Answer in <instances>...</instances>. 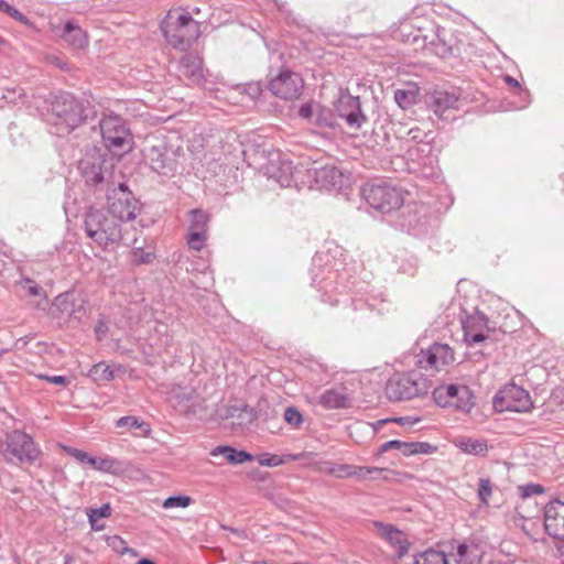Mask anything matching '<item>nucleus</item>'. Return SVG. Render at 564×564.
Listing matches in <instances>:
<instances>
[{
	"label": "nucleus",
	"instance_id": "c85d7f7f",
	"mask_svg": "<svg viewBox=\"0 0 564 564\" xmlns=\"http://www.w3.org/2000/svg\"><path fill=\"white\" fill-rule=\"evenodd\" d=\"M457 564H480L481 552L477 543L464 542L457 546Z\"/></svg>",
	"mask_w": 564,
	"mask_h": 564
},
{
	"label": "nucleus",
	"instance_id": "ea45409f",
	"mask_svg": "<svg viewBox=\"0 0 564 564\" xmlns=\"http://www.w3.org/2000/svg\"><path fill=\"white\" fill-rule=\"evenodd\" d=\"M187 245L191 249L199 251L204 248L207 240L206 232L188 231L187 232Z\"/></svg>",
	"mask_w": 564,
	"mask_h": 564
},
{
	"label": "nucleus",
	"instance_id": "4d7b16f0",
	"mask_svg": "<svg viewBox=\"0 0 564 564\" xmlns=\"http://www.w3.org/2000/svg\"><path fill=\"white\" fill-rule=\"evenodd\" d=\"M108 333L107 323L102 319H99L95 326V334L98 340H101L106 337Z\"/></svg>",
	"mask_w": 564,
	"mask_h": 564
},
{
	"label": "nucleus",
	"instance_id": "f3484780",
	"mask_svg": "<svg viewBox=\"0 0 564 564\" xmlns=\"http://www.w3.org/2000/svg\"><path fill=\"white\" fill-rule=\"evenodd\" d=\"M544 528L550 536L564 540V502L554 500L545 506Z\"/></svg>",
	"mask_w": 564,
	"mask_h": 564
},
{
	"label": "nucleus",
	"instance_id": "6e6552de",
	"mask_svg": "<svg viewBox=\"0 0 564 564\" xmlns=\"http://www.w3.org/2000/svg\"><path fill=\"white\" fill-rule=\"evenodd\" d=\"M52 306L54 308V317L73 324L82 323L88 313L84 297L74 292H65L57 295Z\"/></svg>",
	"mask_w": 564,
	"mask_h": 564
},
{
	"label": "nucleus",
	"instance_id": "0eeeda50",
	"mask_svg": "<svg viewBox=\"0 0 564 564\" xmlns=\"http://www.w3.org/2000/svg\"><path fill=\"white\" fill-rule=\"evenodd\" d=\"M492 404L496 411L529 412L533 402L529 392L516 383L506 384L494 397Z\"/></svg>",
	"mask_w": 564,
	"mask_h": 564
},
{
	"label": "nucleus",
	"instance_id": "49530a36",
	"mask_svg": "<svg viewBox=\"0 0 564 564\" xmlns=\"http://www.w3.org/2000/svg\"><path fill=\"white\" fill-rule=\"evenodd\" d=\"M395 102L403 109L408 108L414 101V96L412 93L398 89L394 93Z\"/></svg>",
	"mask_w": 564,
	"mask_h": 564
},
{
	"label": "nucleus",
	"instance_id": "39448f33",
	"mask_svg": "<svg viewBox=\"0 0 564 564\" xmlns=\"http://www.w3.org/2000/svg\"><path fill=\"white\" fill-rule=\"evenodd\" d=\"M366 202L376 210L391 213L403 205V193L383 181L366 184L361 189Z\"/></svg>",
	"mask_w": 564,
	"mask_h": 564
},
{
	"label": "nucleus",
	"instance_id": "b1692460",
	"mask_svg": "<svg viewBox=\"0 0 564 564\" xmlns=\"http://www.w3.org/2000/svg\"><path fill=\"white\" fill-rule=\"evenodd\" d=\"M378 531L387 542L394 549L398 557H402L409 550V542L405 534L391 524L377 523Z\"/></svg>",
	"mask_w": 564,
	"mask_h": 564
},
{
	"label": "nucleus",
	"instance_id": "aec40b11",
	"mask_svg": "<svg viewBox=\"0 0 564 564\" xmlns=\"http://www.w3.org/2000/svg\"><path fill=\"white\" fill-rule=\"evenodd\" d=\"M279 165H275V160L272 159L270 164L267 166V174L270 178L276 181L281 187H290L294 182V169L292 162L281 160L280 153H274Z\"/></svg>",
	"mask_w": 564,
	"mask_h": 564
},
{
	"label": "nucleus",
	"instance_id": "ddd939ff",
	"mask_svg": "<svg viewBox=\"0 0 564 564\" xmlns=\"http://www.w3.org/2000/svg\"><path fill=\"white\" fill-rule=\"evenodd\" d=\"M315 469L321 473H327L329 475H333L337 478H349V477H356L358 479H366L367 477H372L375 474L381 475L383 479H388L387 474L391 473L389 469L386 468H379V467H361L356 465H348V464H333V463H318L315 464Z\"/></svg>",
	"mask_w": 564,
	"mask_h": 564
},
{
	"label": "nucleus",
	"instance_id": "79ce46f5",
	"mask_svg": "<svg viewBox=\"0 0 564 564\" xmlns=\"http://www.w3.org/2000/svg\"><path fill=\"white\" fill-rule=\"evenodd\" d=\"M284 420L294 427H299L303 423V416L295 406H288L285 409Z\"/></svg>",
	"mask_w": 564,
	"mask_h": 564
},
{
	"label": "nucleus",
	"instance_id": "9b49d317",
	"mask_svg": "<svg viewBox=\"0 0 564 564\" xmlns=\"http://www.w3.org/2000/svg\"><path fill=\"white\" fill-rule=\"evenodd\" d=\"M455 361L454 351L447 344L434 343L416 355V365L426 371H441Z\"/></svg>",
	"mask_w": 564,
	"mask_h": 564
},
{
	"label": "nucleus",
	"instance_id": "6e6d98bb",
	"mask_svg": "<svg viewBox=\"0 0 564 564\" xmlns=\"http://www.w3.org/2000/svg\"><path fill=\"white\" fill-rule=\"evenodd\" d=\"M39 378L57 386H67L70 382V380L65 376L39 375Z\"/></svg>",
	"mask_w": 564,
	"mask_h": 564
},
{
	"label": "nucleus",
	"instance_id": "7c9ffc66",
	"mask_svg": "<svg viewBox=\"0 0 564 564\" xmlns=\"http://www.w3.org/2000/svg\"><path fill=\"white\" fill-rule=\"evenodd\" d=\"M208 215L202 209H193L189 212L188 231L206 232L208 230Z\"/></svg>",
	"mask_w": 564,
	"mask_h": 564
},
{
	"label": "nucleus",
	"instance_id": "72a5a7b5",
	"mask_svg": "<svg viewBox=\"0 0 564 564\" xmlns=\"http://www.w3.org/2000/svg\"><path fill=\"white\" fill-rule=\"evenodd\" d=\"M116 427H129L139 429L142 431V436H149L151 433V426L149 423L139 420L137 416L128 415L122 416L116 421Z\"/></svg>",
	"mask_w": 564,
	"mask_h": 564
},
{
	"label": "nucleus",
	"instance_id": "864d4df0",
	"mask_svg": "<svg viewBox=\"0 0 564 564\" xmlns=\"http://www.w3.org/2000/svg\"><path fill=\"white\" fill-rule=\"evenodd\" d=\"M316 113V106H313L311 104L303 105L299 110V116L307 120L311 124H313V119H315Z\"/></svg>",
	"mask_w": 564,
	"mask_h": 564
},
{
	"label": "nucleus",
	"instance_id": "a18cd8bd",
	"mask_svg": "<svg viewBox=\"0 0 564 564\" xmlns=\"http://www.w3.org/2000/svg\"><path fill=\"white\" fill-rule=\"evenodd\" d=\"M492 494L491 481L488 478H481L479 480L478 496L482 503H488L489 498Z\"/></svg>",
	"mask_w": 564,
	"mask_h": 564
},
{
	"label": "nucleus",
	"instance_id": "a211bd4d",
	"mask_svg": "<svg viewBox=\"0 0 564 564\" xmlns=\"http://www.w3.org/2000/svg\"><path fill=\"white\" fill-rule=\"evenodd\" d=\"M462 324L466 341L469 344H478L485 340V332L488 329V318L484 313L475 311L471 315L462 319Z\"/></svg>",
	"mask_w": 564,
	"mask_h": 564
},
{
	"label": "nucleus",
	"instance_id": "cd10ccee",
	"mask_svg": "<svg viewBox=\"0 0 564 564\" xmlns=\"http://www.w3.org/2000/svg\"><path fill=\"white\" fill-rule=\"evenodd\" d=\"M455 445L463 453L475 456H485L489 449L487 441L481 438L459 437L455 441Z\"/></svg>",
	"mask_w": 564,
	"mask_h": 564
},
{
	"label": "nucleus",
	"instance_id": "bb28decb",
	"mask_svg": "<svg viewBox=\"0 0 564 564\" xmlns=\"http://www.w3.org/2000/svg\"><path fill=\"white\" fill-rule=\"evenodd\" d=\"M59 36L75 48H84L88 44L86 33L73 21L64 24Z\"/></svg>",
	"mask_w": 564,
	"mask_h": 564
},
{
	"label": "nucleus",
	"instance_id": "2f4dec72",
	"mask_svg": "<svg viewBox=\"0 0 564 564\" xmlns=\"http://www.w3.org/2000/svg\"><path fill=\"white\" fill-rule=\"evenodd\" d=\"M313 126L317 128H335L336 119L332 110L316 105L315 119H313Z\"/></svg>",
	"mask_w": 564,
	"mask_h": 564
},
{
	"label": "nucleus",
	"instance_id": "7ed1b4c3",
	"mask_svg": "<svg viewBox=\"0 0 564 564\" xmlns=\"http://www.w3.org/2000/svg\"><path fill=\"white\" fill-rule=\"evenodd\" d=\"M430 381L419 371L393 375L386 384V394L391 401L419 398L429 392Z\"/></svg>",
	"mask_w": 564,
	"mask_h": 564
},
{
	"label": "nucleus",
	"instance_id": "9d476101",
	"mask_svg": "<svg viewBox=\"0 0 564 564\" xmlns=\"http://www.w3.org/2000/svg\"><path fill=\"white\" fill-rule=\"evenodd\" d=\"M52 112L59 120L57 124H65L67 130H73L85 120L83 105L72 95L62 94L52 105Z\"/></svg>",
	"mask_w": 564,
	"mask_h": 564
},
{
	"label": "nucleus",
	"instance_id": "8fccbe9b",
	"mask_svg": "<svg viewBox=\"0 0 564 564\" xmlns=\"http://www.w3.org/2000/svg\"><path fill=\"white\" fill-rule=\"evenodd\" d=\"M65 451L79 463L89 464L90 466L93 465L94 456L88 453L74 447H66Z\"/></svg>",
	"mask_w": 564,
	"mask_h": 564
},
{
	"label": "nucleus",
	"instance_id": "6ab92c4d",
	"mask_svg": "<svg viewBox=\"0 0 564 564\" xmlns=\"http://www.w3.org/2000/svg\"><path fill=\"white\" fill-rule=\"evenodd\" d=\"M458 96L446 90H435L431 94L429 106L441 119H448L447 112L458 109Z\"/></svg>",
	"mask_w": 564,
	"mask_h": 564
},
{
	"label": "nucleus",
	"instance_id": "69168bd1",
	"mask_svg": "<svg viewBox=\"0 0 564 564\" xmlns=\"http://www.w3.org/2000/svg\"><path fill=\"white\" fill-rule=\"evenodd\" d=\"M8 351H9V349L1 348V349H0V358H1L3 355H6Z\"/></svg>",
	"mask_w": 564,
	"mask_h": 564
},
{
	"label": "nucleus",
	"instance_id": "412c9836",
	"mask_svg": "<svg viewBox=\"0 0 564 564\" xmlns=\"http://www.w3.org/2000/svg\"><path fill=\"white\" fill-rule=\"evenodd\" d=\"M390 449H398L403 455L410 456L414 454H431L435 452L436 447L426 442H402L392 440L383 443L379 447V454L386 453Z\"/></svg>",
	"mask_w": 564,
	"mask_h": 564
},
{
	"label": "nucleus",
	"instance_id": "dca6fc26",
	"mask_svg": "<svg viewBox=\"0 0 564 564\" xmlns=\"http://www.w3.org/2000/svg\"><path fill=\"white\" fill-rule=\"evenodd\" d=\"M180 79L187 86H198L204 82L203 59L195 54H185L177 64Z\"/></svg>",
	"mask_w": 564,
	"mask_h": 564
},
{
	"label": "nucleus",
	"instance_id": "de8ad7c7",
	"mask_svg": "<svg viewBox=\"0 0 564 564\" xmlns=\"http://www.w3.org/2000/svg\"><path fill=\"white\" fill-rule=\"evenodd\" d=\"M519 492L522 498H530L535 495H541L544 492V487L538 484H528L523 486H519Z\"/></svg>",
	"mask_w": 564,
	"mask_h": 564
},
{
	"label": "nucleus",
	"instance_id": "f03ea898",
	"mask_svg": "<svg viewBox=\"0 0 564 564\" xmlns=\"http://www.w3.org/2000/svg\"><path fill=\"white\" fill-rule=\"evenodd\" d=\"M161 30L169 44L185 50L198 37L199 26L189 12L171 10L161 23Z\"/></svg>",
	"mask_w": 564,
	"mask_h": 564
},
{
	"label": "nucleus",
	"instance_id": "4c0bfd02",
	"mask_svg": "<svg viewBox=\"0 0 564 564\" xmlns=\"http://www.w3.org/2000/svg\"><path fill=\"white\" fill-rule=\"evenodd\" d=\"M111 514V508L109 503H105L99 508L90 509L87 511L88 521L93 530H101L104 525H98L97 522L101 518H108Z\"/></svg>",
	"mask_w": 564,
	"mask_h": 564
},
{
	"label": "nucleus",
	"instance_id": "f257e3e1",
	"mask_svg": "<svg viewBox=\"0 0 564 564\" xmlns=\"http://www.w3.org/2000/svg\"><path fill=\"white\" fill-rule=\"evenodd\" d=\"M84 227L86 235L104 250L115 249L122 243L129 246L137 241L138 230L133 228L132 237L121 224L99 209L89 208L85 215Z\"/></svg>",
	"mask_w": 564,
	"mask_h": 564
},
{
	"label": "nucleus",
	"instance_id": "c03bdc74",
	"mask_svg": "<svg viewBox=\"0 0 564 564\" xmlns=\"http://www.w3.org/2000/svg\"><path fill=\"white\" fill-rule=\"evenodd\" d=\"M0 11L7 13L9 17L19 22H28L26 18L19 10L9 4L6 0H0Z\"/></svg>",
	"mask_w": 564,
	"mask_h": 564
},
{
	"label": "nucleus",
	"instance_id": "f704fd0d",
	"mask_svg": "<svg viewBox=\"0 0 564 564\" xmlns=\"http://www.w3.org/2000/svg\"><path fill=\"white\" fill-rule=\"evenodd\" d=\"M414 564H448V561L444 552L431 549L415 556Z\"/></svg>",
	"mask_w": 564,
	"mask_h": 564
},
{
	"label": "nucleus",
	"instance_id": "e433bc0d",
	"mask_svg": "<svg viewBox=\"0 0 564 564\" xmlns=\"http://www.w3.org/2000/svg\"><path fill=\"white\" fill-rule=\"evenodd\" d=\"M88 377L94 381H111L115 378L112 369L105 362L94 365L89 371Z\"/></svg>",
	"mask_w": 564,
	"mask_h": 564
},
{
	"label": "nucleus",
	"instance_id": "5701e85b",
	"mask_svg": "<svg viewBox=\"0 0 564 564\" xmlns=\"http://www.w3.org/2000/svg\"><path fill=\"white\" fill-rule=\"evenodd\" d=\"M314 178L317 185L326 189H338L344 184V174L333 165L315 169Z\"/></svg>",
	"mask_w": 564,
	"mask_h": 564
},
{
	"label": "nucleus",
	"instance_id": "393cba45",
	"mask_svg": "<svg viewBox=\"0 0 564 564\" xmlns=\"http://www.w3.org/2000/svg\"><path fill=\"white\" fill-rule=\"evenodd\" d=\"M318 403L327 410L347 408L349 403L347 389L344 387L328 389L319 395Z\"/></svg>",
	"mask_w": 564,
	"mask_h": 564
},
{
	"label": "nucleus",
	"instance_id": "052dcab7",
	"mask_svg": "<svg viewBox=\"0 0 564 564\" xmlns=\"http://www.w3.org/2000/svg\"><path fill=\"white\" fill-rule=\"evenodd\" d=\"M313 456V453L304 452L300 454H290L286 457L292 460H300V459H310Z\"/></svg>",
	"mask_w": 564,
	"mask_h": 564
},
{
	"label": "nucleus",
	"instance_id": "2eb2a0df",
	"mask_svg": "<svg viewBox=\"0 0 564 564\" xmlns=\"http://www.w3.org/2000/svg\"><path fill=\"white\" fill-rule=\"evenodd\" d=\"M6 451L20 463H33L40 454L32 437L22 431H13L8 435Z\"/></svg>",
	"mask_w": 564,
	"mask_h": 564
},
{
	"label": "nucleus",
	"instance_id": "4468645a",
	"mask_svg": "<svg viewBox=\"0 0 564 564\" xmlns=\"http://www.w3.org/2000/svg\"><path fill=\"white\" fill-rule=\"evenodd\" d=\"M304 87L301 76L290 69H282L269 82L271 93L281 99H296Z\"/></svg>",
	"mask_w": 564,
	"mask_h": 564
},
{
	"label": "nucleus",
	"instance_id": "473e14b6",
	"mask_svg": "<svg viewBox=\"0 0 564 564\" xmlns=\"http://www.w3.org/2000/svg\"><path fill=\"white\" fill-rule=\"evenodd\" d=\"M444 29L437 28L436 33L432 35L429 42L430 45L433 47L434 53L441 57L447 56L448 54H451L452 51L449 44L446 42L444 37Z\"/></svg>",
	"mask_w": 564,
	"mask_h": 564
},
{
	"label": "nucleus",
	"instance_id": "f8f14e48",
	"mask_svg": "<svg viewBox=\"0 0 564 564\" xmlns=\"http://www.w3.org/2000/svg\"><path fill=\"white\" fill-rule=\"evenodd\" d=\"M334 107L337 116L344 119L350 129L358 130L368 121L367 116L361 110L359 97L340 93Z\"/></svg>",
	"mask_w": 564,
	"mask_h": 564
},
{
	"label": "nucleus",
	"instance_id": "c9c22d12",
	"mask_svg": "<svg viewBox=\"0 0 564 564\" xmlns=\"http://www.w3.org/2000/svg\"><path fill=\"white\" fill-rule=\"evenodd\" d=\"M91 467L96 470L115 474L121 469V463L110 456L94 457Z\"/></svg>",
	"mask_w": 564,
	"mask_h": 564
},
{
	"label": "nucleus",
	"instance_id": "423d86ee",
	"mask_svg": "<svg viewBox=\"0 0 564 564\" xmlns=\"http://www.w3.org/2000/svg\"><path fill=\"white\" fill-rule=\"evenodd\" d=\"M433 399L442 408H452L462 412H469L474 406L471 390L465 384L449 383L434 389Z\"/></svg>",
	"mask_w": 564,
	"mask_h": 564
},
{
	"label": "nucleus",
	"instance_id": "774afa93",
	"mask_svg": "<svg viewBox=\"0 0 564 564\" xmlns=\"http://www.w3.org/2000/svg\"><path fill=\"white\" fill-rule=\"evenodd\" d=\"M253 564H267V563H263V562H257V563H253Z\"/></svg>",
	"mask_w": 564,
	"mask_h": 564
},
{
	"label": "nucleus",
	"instance_id": "a878e982",
	"mask_svg": "<svg viewBox=\"0 0 564 564\" xmlns=\"http://www.w3.org/2000/svg\"><path fill=\"white\" fill-rule=\"evenodd\" d=\"M144 158L153 171L164 175L171 171L166 152L163 150L162 145L147 147L144 149Z\"/></svg>",
	"mask_w": 564,
	"mask_h": 564
},
{
	"label": "nucleus",
	"instance_id": "680f3d73",
	"mask_svg": "<svg viewBox=\"0 0 564 564\" xmlns=\"http://www.w3.org/2000/svg\"><path fill=\"white\" fill-rule=\"evenodd\" d=\"M505 80L510 86H513V87H518L519 86L518 80L516 78L511 77V76H506Z\"/></svg>",
	"mask_w": 564,
	"mask_h": 564
},
{
	"label": "nucleus",
	"instance_id": "0e129e2a",
	"mask_svg": "<svg viewBox=\"0 0 564 564\" xmlns=\"http://www.w3.org/2000/svg\"><path fill=\"white\" fill-rule=\"evenodd\" d=\"M137 564H155L152 560L149 558H141L137 562Z\"/></svg>",
	"mask_w": 564,
	"mask_h": 564
},
{
	"label": "nucleus",
	"instance_id": "603ef678",
	"mask_svg": "<svg viewBox=\"0 0 564 564\" xmlns=\"http://www.w3.org/2000/svg\"><path fill=\"white\" fill-rule=\"evenodd\" d=\"M24 283V289L26 290L28 294L31 295V296H43L44 300H46V294L45 292L43 291V289L37 285L33 280L31 279H25L23 281Z\"/></svg>",
	"mask_w": 564,
	"mask_h": 564
},
{
	"label": "nucleus",
	"instance_id": "bf43d9fd",
	"mask_svg": "<svg viewBox=\"0 0 564 564\" xmlns=\"http://www.w3.org/2000/svg\"><path fill=\"white\" fill-rule=\"evenodd\" d=\"M229 449H230V446H226V445L217 446L210 452V455L212 456L224 455L225 457H227Z\"/></svg>",
	"mask_w": 564,
	"mask_h": 564
},
{
	"label": "nucleus",
	"instance_id": "58836bf2",
	"mask_svg": "<svg viewBox=\"0 0 564 564\" xmlns=\"http://www.w3.org/2000/svg\"><path fill=\"white\" fill-rule=\"evenodd\" d=\"M139 238L134 243H130L128 247H132V260L135 263H150L154 259V253L144 251L141 245H138Z\"/></svg>",
	"mask_w": 564,
	"mask_h": 564
},
{
	"label": "nucleus",
	"instance_id": "13d9d810",
	"mask_svg": "<svg viewBox=\"0 0 564 564\" xmlns=\"http://www.w3.org/2000/svg\"><path fill=\"white\" fill-rule=\"evenodd\" d=\"M410 138L414 141H417V142H422L424 140V138L426 137V134H422V131L420 128H411L409 130V133Z\"/></svg>",
	"mask_w": 564,
	"mask_h": 564
},
{
	"label": "nucleus",
	"instance_id": "1a4fd4ad",
	"mask_svg": "<svg viewBox=\"0 0 564 564\" xmlns=\"http://www.w3.org/2000/svg\"><path fill=\"white\" fill-rule=\"evenodd\" d=\"M138 212V200L124 184H120L108 195L107 214L118 220L119 224L134 219Z\"/></svg>",
	"mask_w": 564,
	"mask_h": 564
},
{
	"label": "nucleus",
	"instance_id": "09e8293b",
	"mask_svg": "<svg viewBox=\"0 0 564 564\" xmlns=\"http://www.w3.org/2000/svg\"><path fill=\"white\" fill-rule=\"evenodd\" d=\"M397 422L401 425H414L415 423L420 422L419 417H411V416H404V417H398V419H384L377 421L372 426L373 430H377L379 426L388 423V422Z\"/></svg>",
	"mask_w": 564,
	"mask_h": 564
},
{
	"label": "nucleus",
	"instance_id": "c756f323",
	"mask_svg": "<svg viewBox=\"0 0 564 564\" xmlns=\"http://www.w3.org/2000/svg\"><path fill=\"white\" fill-rule=\"evenodd\" d=\"M229 417L232 419V425L246 429L252 425L256 420L253 410L247 405L232 408L229 411Z\"/></svg>",
	"mask_w": 564,
	"mask_h": 564
},
{
	"label": "nucleus",
	"instance_id": "a19ab883",
	"mask_svg": "<svg viewBox=\"0 0 564 564\" xmlns=\"http://www.w3.org/2000/svg\"><path fill=\"white\" fill-rule=\"evenodd\" d=\"M191 502L192 499L188 496H172L166 498L162 506L164 509L186 508Z\"/></svg>",
	"mask_w": 564,
	"mask_h": 564
},
{
	"label": "nucleus",
	"instance_id": "4be33fe9",
	"mask_svg": "<svg viewBox=\"0 0 564 564\" xmlns=\"http://www.w3.org/2000/svg\"><path fill=\"white\" fill-rule=\"evenodd\" d=\"M101 155H86L78 163V169L89 185H97L105 178V172L101 167Z\"/></svg>",
	"mask_w": 564,
	"mask_h": 564
},
{
	"label": "nucleus",
	"instance_id": "3c124183",
	"mask_svg": "<svg viewBox=\"0 0 564 564\" xmlns=\"http://www.w3.org/2000/svg\"><path fill=\"white\" fill-rule=\"evenodd\" d=\"M108 545L111 546L117 553L126 554L129 547L126 541L119 535H112L108 538Z\"/></svg>",
	"mask_w": 564,
	"mask_h": 564
},
{
	"label": "nucleus",
	"instance_id": "20e7f679",
	"mask_svg": "<svg viewBox=\"0 0 564 564\" xmlns=\"http://www.w3.org/2000/svg\"><path fill=\"white\" fill-rule=\"evenodd\" d=\"M102 143L115 154H121L131 149L132 139L128 122L116 113L104 116L99 121Z\"/></svg>",
	"mask_w": 564,
	"mask_h": 564
},
{
	"label": "nucleus",
	"instance_id": "338daca9",
	"mask_svg": "<svg viewBox=\"0 0 564 564\" xmlns=\"http://www.w3.org/2000/svg\"><path fill=\"white\" fill-rule=\"evenodd\" d=\"M259 91H260L259 87H258V86H256V87L253 88V93H254V95L259 94Z\"/></svg>",
	"mask_w": 564,
	"mask_h": 564
},
{
	"label": "nucleus",
	"instance_id": "5fc2aeb1",
	"mask_svg": "<svg viewBox=\"0 0 564 564\" xmlns=\"http://www.w3.org/2000/svg\"><path fill=\"white\" fill-rule=\"evenodd\" d=\"M259 463L263 466L275 467L284 463V459L279 455L264 454L259 459Z\"/></svg>",
	"mask_w": 564,
	"mask_h": 564
},
{
	"label": "nucleus",
	"instance_id": "e2e57ef3",
	"mask_svg": "<svg viewBox=\"0 0 564 564\" xmlns=\"http://www.w3.org/2000/svg\"><path fill=\"white\" fill-rule=\"evenodd\" d=\"M74 563V557L69 554H66L64 556V564H73Z\"/></svg>",
	"mask_w": 564,
	"mask_h": 564
},
{
	"label": "nucleus",
	"instance_id": "37998d69",
	"mask_svg": "<svg viewBox=\"0 0 564 564\" xmlns=\"http://www.w3.org/2000/svg\"><path fill=\"white\" fill-rule=\"evenodd\" d=\"M226 459L230 464H242L245 462L251 460L252 456L249 453H247L246 451H237V449L230 447Z\"/></svg>",
	"mask_w": 564,
	"mask_h": 564
}]
</instances>
